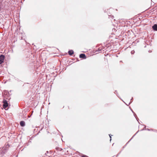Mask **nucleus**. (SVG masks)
Instances as JSON below:
<instances>
[{"instance_id": "1a4fd4ad", "label": "nucleus", "mask_w": 157, "mask_h": 157, "mask_svg": "<svg viewBox=\"0 0 157 157\" xmlns=\"http://www.w3.org/2000/svg\"><path fill=\"white\" fill-rule=\"evenodd\" d=\"M82 157H88L86 155H83L82 156Z\"/></svg>"}, {"instance_id": "f03ea898", "label": "nucleus", "mask_w": 157, "mask_h": 157, "mask_svg": "<svg viewBox=\"0 0 157 157\" xmlns=\"http://www.w3.org/2000/svg\"><path fill=\"white\" fill-rule=\"evenodd\" d=\"M5 58V56L3 55H1L0 56V64L2 63Z\"/></svg>"}, {"instance_id": "20e7f679", "label": "nucleus", "mask_w": 157, "mask_h": 157, "mask_svg": "<svg viewBox=\"0 0 157 157\" xmlns=\"http://www.w3.org/2000/svg\"><path fill=\"white\" fill-rule=\"evenodd\" d=\"M152 28L155 31H157V25L155 24L152 26Z\"/></svg>"}, {"instance_id": "0eeeda50", "label": "nucleus", "mask_w": 157, "mask_h": 157, "mask_svg": "<svg viewBox=\"0 0 157 157\" xmlns=\"http://www.w3.org/2000/svg\"><path fill=\"white\" fill-rule=\"evenodd\" d=\"M135 53V51L134 50L132 51L131 52V53L132 54H133Z\"/></svg>"}, {"instance_id": "6e6552de", "label": "nucleus", "mask_w": 157, "mask_h": 157, "mask_svg": "<svg viewBox=\"0 0 157 157\" xmlns=\"http://www.w3.org/2000/svg\"><path fill=\"white\" fill-rule=\"evenodd\" d=\"M109 137H110V140H111V136L112 135H111V134H109Z\"/></svg>"}, {"instance_id": "39448f33", "label": "nucleus", "mask_w": 157, "mask_h": 157, "mask_svg": "<svg viewBox=\"0 0 157 157\" xmlns=\"http://www.w3.org/2000/svg\"><path fill=\"white\" fill-rule=\"evenodd\" d=\"M20 124L21 126H24L25 125V122L24 121H21L20 122Z\"/></svg>"}, {"instance_id": "423d86ee", "label": "nucleus", "mask_w": 157, "mask_h": 157, "mask_svg": "<svg viewBox=\"0 0 157 157\" xmlns=\"http://www.w3.org/2000/svg\"><path fill=\"white\" fill-rule=\"evenodd\" d=\"M68 54L70 55H72L74 53V51L72 50H71L68 51Z\"/></svg>"}, {"instance_id": "7ed1b4c3", "label": "nucleus", "mask_w": 157, "mask_h": 157, "mask_svg": "<svg viewBox=\"0 0 157 157\" xmlns=\"http://www.w3.org/2000/svg\"><path fill=\"white\" fill-rule=\"evenodd\" d=\"M79 57L80 58H82L84 59H86V56L85 54H81L80 55Z\"/></svg>"}, {"instance_id": "f257e3e1", "label": "nucleus", "mask_w": 157, "mask_h": 157, "mask_svg": "<svg viewBox=\"0 0 157 157\" xmlns=\"http://www.w3.org/2000/svg\"><path fill=\"white\" fill-rule=\"evenodd\" d=\"M3 103V106L4 109L6 108L8 106V103L7 101L6 100L4 99L2 102Z\"/></svg>"}]
</instances>
